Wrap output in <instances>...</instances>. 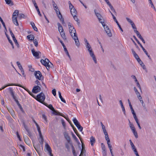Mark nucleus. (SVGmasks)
I'll list each match as a JSON object with an SVG mask.
<instances>
[{
  "instance_id": "obj_61",
  "label": "nucleus",
  "mask_w": 156,
  "mask_h": 156,
  "mask_svg": "<svg viewBox=\"0 0 156 156\" xmlns=\"http://www.w3.org/2000/svg\"><path fill=\"white\" fill-rule=\"evenodd\" d=\"M103 27L105 32L110 29L107 26H104Z\"/></svg>"
},
{
  "instance_id": "obj_17",
  "label": "nucleus",
  "mask_w": 156,
  "mask_h": 156,
  "mask_svg": "<svg viewBox=\"0 0 156 156\" xmlns=\"http://www.w3.org/2000/svg\"><path fill=\"white\" fill-rule=\"evenodd\" d=\"M119 102L121 105V108L122 109V110L123 112V113H124V115H126V111L125 110L124 107L123 105V103H122V101L121 100H120L119 101Z\"/></svg>"
},
{
  "instance_id": "obj_4",
  "label": "nucleus",
  "mask_w": 156,
  "mask_h": 156,
  "mask_svg": "<svg viewBox=\"0 0 156 156\" xmlns=\"http://www.w3.org/2000/svg\"><path fill=\"white\" fill-rule=\"evenodd\" d=\"M34 76L37 79L39 80H42L44 79L41 73L39 71H35L34 73Z\"/></svg>"
},
{
  "instance_id": "obj_51",
  "label": "nucleus",
  "mask_w": 156,
  "mask_h": 156,
  "mask_svg": "<svg viewBox=\"0 0 156 156\" xmlns=\"http://www.w3.org/2000/svg\"><path fill=\"white\" fill-rule=\"evenodd\" d=\"M134 32L136 34L138 37H139L141 35L137 30H134Z\"/></svg>"
},
{
  "instance_id": "obj_21",
  "label": "nucleus",
  "mask_w": 156,
  "mask_h": 156,
  "mask_svg": "<svg viewBox=\"0 0 156 156\" xmlns=\"http://www.w3.org/2000/svg\"><path fill=\"white\" fill-rule=\"evenodd\" d=\"M57 26H58V31L60 33V32H61V31H64L63 29L62 26V25H61V24L59 23H57Z\"/></svg>"
},
{
  "instance_id": "obj_7",
  "label": "nucleus",
  "mask_w": 156,
  "mask_h": 156,
  "mask_svg": "<svg viewBox=\"0 0 156 156\" xmlns=\"http://www.w3.org/2000/svg\"><path fill=\"white\" fill-rule=\"evenodd\" d=\"M41 90L40 87L38 86H35L32 90V92L36 94L40 92Z\"/></svg>"
},
{
  "instance_id": "obj_37",
  "label": "nucleus",
  "mask_w": 156,
  "mask_h": 156,
  "mask_svg": "<svg viewBox=\"0 0 156 156\" xmlns=\"http://www.w3.org/2000/svg\"><path fill=\"white\" fill-rule=\"evenodd\" d=\"M8 89L9 90V93L12 96H13L14 95V94L13 91V90L12 88L9 87Z\"/></svg>"
},
{
  "instance_id": "obj_32",
  "label": "nucleus",
  "mask_w": 156,
  "mask_h": 156,
  "mask_svg": "<svg viewBox=\"0 0 156 156\" xmlns=\"http://www.w3.org/2000/svg\"><path fill=\"white\" fill-rule=\"evenodd\" d=\"M72 16H73L74 20L77 22V24L79 25L80 23V22L79 21V19L77 18V17L76 15H74Z\"/></svg>"
},
{
  "instance_id": "obj_46",
  "label": "nucleus",
  "mask_w": 156,
  "mask_h": 156,
  "mask_svg": "<svg viewBox=\"0 0 156 156\" xmlns=\"http://www.w3.org/2000/svg\"><path fill=\"white\" fill-rule=\"evenodd\" d=\"M73 122L74 123L75 125L76 124L78 123V120L76 119V118H74L73 119Z\"/></svg>"
},
{
  "instance_id": "obj_63",
  "label": "nucleus",
  "mask_w": 156,
  "mask_h": 156,
  "mask_svg": "<svg viewBox=\"0 0 156 156\" xmlns=\"http://www.w3.org/2000/svg\"><path fill=\"white\" fill-rule=\"evenodd\" d=\"M65 147L66 148L68 149V150H69V146L68 143H66L65 144Z\"/></svg>"
},
{
  "instance_id": "obj_40",
  "label": "nucleus",
  "mask_w": 156,
  "mask_h": 156,
  "mask_svg": "<svg viewBox=\"0 0 156 156\" xmlns=\"http://www.w3.org/2000/svg\"><path fill=\"white\" fill-rule=\"evenodd\" d=\"M18 18L19 19H21L22 18H25V16L23 14H20L19 15Z\"/></svg>"
},
{
  "instance_id": "obj_9",
  "label": "nucleus",
  "mask_w": 156,
  "mask_h": 156,
  "mask_svg": "<svg viewBox=\"0 0 156 156\" xmlns=\"http://www.w3.org/2000/svg\"><path fill=\"white\" fill-rule=\"evenodd\" d=\"M31 52L34 56L36 57L37 58H39V54L41 53L40 51H36L34 48L31 50Z\"/></svg>"
},
{
  "instance_id": "obj_53",
  "label": "nucleus",
  "mask_w": 156,
  "mask_h": 156,
  "mask_svg": "<svg viewBox=\"0 0 156 156\" xmlns=\"http://www.w3.org/2000/svg\"><path fill=\"white\" fill-rule=\"evenodd\" d=\"M131 25L132 26V27L134 30H136V28L134 24V23H133L131 24Z\"/></svg>"
},
{
  "instance_id": "obj_25",
  "label": "nucleus",
  "mask_w": 156,
  "mask_h": 156,
  "mask_svg": "<svg viewBox=\"0 0 156 156\" xmlns=\"http://www.w3.org/2000/svg\"><path fill=\"white\" fill-rule=\"evenodd\" d=\"M70 145H71V147H72V152L74 156H77V154L76 153L75 149L74 147L73 146L72 143L70 144Z\"/></svg>"
},
{
  "instance_id": "obj_42",
  "label": "nucleus",
  "mask_w": 156,
  "mask_h": 156,
  "mask_svg": "<svg viewBox=\"0 0 156 156\" xmlns=\"http://www.w3.org/2000/svg\"><path fill=\"white\" fill-rule=\"evenodd\" d=\"M85 45L86 48L87 49V50L92 48L89 43L87 44H85Z\"/></svg>"
},
{
  "instance_id": "obj_8",
  "label": "nucleus",
  "mask_w": 156,
  "mask_h": 156,
  "mask_svg": "<svg viewBox=\"0 0 156 156\" xmlns=\"http://www.w3.org/2000/svg\"><path fill=\"white\" fill-rule=\"evenodd\" d=\"M41 62L44 66L46 67L47 69L48 70V68H47V66L48 65L49 62H50L48 59L47 58H45L44 60L42 59L41 60Z\"/></svg>"
},
{
  "instance_id": "obj_14",
  "label": "nucleus",
  "mask_w": 156,
  "mask_h": 156,
  "mask_svg": "<svg viewBox=\"0 0 156 156\" xmlns=\"http://www.w3.org/2000/svg\"><path fill=\"white\" fill-rule=\"evenodd\" d=\"M94 11L95 14L98 19H100V18H102V17L101 16V14L100 13H98L97 12V10L96 9H94Z\"/></svg>"
},
{
  "instance_id": "obj_43",
  "label": "nucleus",
  "mask_w": 156,
  "mask_h": 156,
  "mask_svg": "<svg viewBox=\"0 0 156 156\" xmlns=\"http://www.w3.org/2000/svg\"><path fill=\"white\" fill-rule=\"evenodd\" d=\"M68 3L69 4V8L70 10H71L74 8L73 6L71 4L70 1H69Z\"/></svg>"
},
{
  "instance_id": "obj_35",
  "label": "nucleus",
  "mask_w": 156,
  "mask_h": 156,
  "mask_svg": "<svg viewBox=\"0 0 156 156\" xmlns=\"http://www.w3.org/2000/svg\"><path fill=\"white\" fill-rule=\"evenodd\" d=\"M142 48V50H143V51L145 53V54L147 56V57L149 58V59L151 60V58L150 55L148 54L147 51L144 48V47L143 48Z\"/></svg>"
},
{
  "instance_id": "obj_26",
  "label": "nucleus",
  "mask_w": 156,
  "mask_h": 156,
  "mask_svg": "<svg viewBox=\"0 0 156 156\" xmlns=\"http://www.w3.org/2000/svg\"><path fill=\"white\" fill-rule=\"evenodd\" d=\"M16 85V83H10L8 84H7L2 87V88L0 89V90L4 89L5 87H7L10 86H15Z\"/></svg>"
},
{
  "instance_id": "obj_64",
  "label": "nucleus",
  "mask_w": 156,
  "mask_h": 156,
  "mask_svg": "<svg viewBox=\"0 0 156 156\" xmlns=\"http://www.w3.org/2000/svg\"><path fill=\"white\" fill-rule=\"evenodd\" d=\"M29 67L31 68L29 69V71L31 72H34V69L32 68L31 65H30L29 66Z\"/></svg>"
},
{
  "instance_id": "obj_1",
  "label": "nucleus",
  "mask_w": 156,
  "mask_h": 156,
  "mask_svg": "<svg viewBox=\"0 0 156 156\" xmlns=\"http://www.w3.org/2000/svg\"><path fill=\"white\" fill-rule=\"evenodd\" d=\"M34 98H35L37 101L43 104V103H45L44 102V101L45 99V96L44 94L42 92H41L39 94L37 95L36 97L34 96Z\"/></svg>"
},
{
  "instance_id": "obj_16",
  "label": "nucleus",
  "mask_w": 156,
  "mask_h": 156,
  "mask_svg": "<svg viewBox=\"0 0 156 156\" xmlns=\"http://www.w3.org/2000/svg\"><path fill=\"white\" fill-rule=\"evenodd\" d=\"M43 104L44 105L47 107H48V108H49L51 110H52V111L54 110V108L50 104L49 105H48L47 103H43Z\"/></svg>"
},
{
  "instance_id": "obj_39",
  "label": "nucleus",
  "mask_w": 156,
  "mask_h": 156,
  "mask_svg": "<svg viewBox=\"0 0 156 156\" xmlns=\"http://www.w3.org/2000/svg\"><path fill=\"white\" fill-rule=\"evenodd\" d=\"M12 39L15 43L16 45L17 46V47L19 48V45L15 37H13V38Z\"/></svg>"
},
{
  "instance_id": "obj_56",
  "label": "nucleus",
  "mask_w": 156,
  "mask_h": 156,
  "mask_svg": "<svg viewBox=\"0 0 156 156\" xmlns=\"http://www.w3.org/2000/svg\"><path fill=\"white\" fill-rule=\"evenodd\" d=\"M126 19L131 24L132 23H133V22L131 20H130V19L129 18H128L126 17Z\"/></svg>"
},
{
  "instance_id": "obj_41",
  "label": "nucleus",
  "mask_w": 156,
  "mask_h": 156,
  "mask_svg": "<svg viewBox=\"0 0 156 156\" xmlns=\"http://www.w3.org/2000/svg\"><path fill=\"white\" fill-rule=\"evenodd\" d=\"M106 32L107 34V35L109 37H111L112 36V34L110 30L109 29L108 30L106 31Z\"/></svg>"
},
{
  "instance_id": "obj_20",
  "label": "nucleus",
  "mask_w": 156,
  "mask_h": 156,
  "mask_svg": "<svg viewBox=\"0 0 156 156\" xmlns=\"http://www.w3.org/2000/svg\"><path fill=\"white\" fill-rule=\"evenodd\" d=\"M27 37L29 40L32 41L34 40V36L32 34H30L27 36Z\"/></svg>"
},
{
  "instance_id": "obj_19",
  "label": "nucleus",
  "mask_w": 156,
  "mask_h": 156,
  "mask_svg": "<svg viewBox=\"0 0 156 156\" xmlns=\"http://www.w3.org/2000/svg\"><path fill=\"white\" fill-rule=\"evenodd\" d=\"M5 34L8 41H9V42L11 44L12 48H13V49L14 48V46L13 44L12 41L10 40L9 36V35H8V34L6 32H5Z\"/></svg>"
},
{
  "instance_id": "obj_2",
  "label": "nucleus",
  "mask_w": 156,
  "mask_h": 156,
  "mask_svg": "<svg viewBox=\"0 0 156 156\" xmlns=\"http://www.w3.org/2000/svg\"><path fill=\"white\" fill-rule=\"evenodd\" d=\"M19 11L16 10L12 14V20L14 24L16 26L19 25L17 20V16L19 14Z\"/></svg>"
},
{
  "instance_id": "obj_62",
  "label": "nucleus",
  "mask_w": 156,
  "mask_h": 156,
  "mask_svg": "<svg viewBox=\"0 0 156 156\" xmlns=\"http://www.w3.org/2000/svg\"><path fill=\"white\" fill-rule=\"evenodd\" d=\"M107 144H108V147L110 150V151H111V150H112V147L110 144V143H108Z\"/></svg>"
},
{
  "instance_id": "obj_45",
  "label": "nucleus",
  "mask_w": 156,
  "mask_h": 156,
  "mask_svg": "<svg viewBox=\"0 0 156 156\" xmlns=\"http://www.w3.org/2000/svg\"><path fill=\"white\" fill-rule=\"evenodd\" d=\"M101 148L102 151H105L106 150L104 144L103 143L101 144Z\"/></svg>"
},
{
  "instance_id": "obj_38",
  "label": "nucleus",
  "mask_w": 156,
  "mask_h": 156,
  "mask_svg": "<svg viewBox=\"0 0 156 156\" xmlns=\"http://www.w3.org/2000/svg\"><path fill=\"white\" fill-rule=\"evenodd\" d=\"M48 68V69L50 68H54V66L53 64L51 62H49V64H48V66H47V68Z\"/></svg>"
},
{
  "instance_id": "obj_52",
  "label": "nucleus",
  "mask_w": 156,
  "mask_h": 156,
  "mask_svg": "<svg viewBox=\"0 0 156 156\" xmlns=\"http://www.w3.org/2000/svg\"><path fill=\"white\" fill-rule=\"evenodd\" d=\"M52 94L54 96H55L56 95V90L55 89L52 90Z\"/></svg>"
},
{
  "instance_id": "obj_31",
  "label": "nucleus",
  "mask_w": 156,
  "mask_h": 156,
  "mask_svg": "<svg viewBox=\"0 0 156 156\" xmlns=\"http://www.w3.org/2000/svg\"><path fill=\"white\" fill-rule=\"evenodd\" d=\"M16 103L17 104L18 106V107H19V108H20V110L22 112H23V108L22 107V106H21V105H20V104L19 103L18 101L17 100L16 101Z\"/></svg>"
},
{
  "instance_id": "obj_50",
  "label": "nucleus",
  "mask_w": 156,
  "mask_h": 156,
  "mask_svg": "<svg viewBox=\"0 0 156 156\" xmlns=\"http://www.w3.org/2000/svg\"><path fill=\"white\" fill-rule=\"evenodd\" d=\"M16 64L18 66V67L19 68V69L22 68V66L21 65L20 63L19 62H17Z\"/></svg>"
},
{
  "instance_id": "obj_12",
  "label": "nucleus",
  "mask_w": 156,
  "mask_h": 156,
  "mask_svg": "<svg viewBox=\"0 0 156 156\" xmlns=\"http://www.w3.org/2000/svg\"><path fill=\"white\" fill-rule=\"evenodd\" d=\"M72 37L74 40L76 45L78 47H79L80 45V43L77 37V35H76L75 37H74V36H72Z\"/></svg>"
},
{
  "instance_id": "obj_11",
  "label": "nucleus",
  "mask_w": 156,
  "mask_h": 156,
  "mask_svg": "<svg viewBox=\"0 0 156 156\" xmlns=\"http://www.w3.org/2000/svg\"><path fill=\"white\" fill-rule=\"evenodd\" d=\"M45 149H46L48 151V154L50 156H53V155L51 153V148L47 143H46L45 145Z\"/></svg>"
},
{
  "instance_id": "obj_36",
  "label": "nucleus",
  "mask_w": 156,
  "mask_h": 156,
  "mask_svg": "<svg viewBox=\"0 0 156 156\" xmlns=\"http://www.w3.org/2000/svg\"><path fill=\"white\" fill-rule=\"evenodd\" d=\"M0 21L2 23V25H3V27L5 28V30L6 31H7V30L6 28V27L5 26V23L4 22V21H3V20H2V18L0 16Z\"/></svg>"
},
{
  "instance_id": "obj_55",
  "label": "nucleus",
  "mask_w": 156,
  "mask_h": 156,
  "mask_svg": "<svg viewBox=\"0 0 156 156\" xmlns=\"http://www.w3.org/2000/svg\"><path fill=\"white\" fill-rule=\"evenodd\" d=\"M149 3L151 5V7L152 8H153L154 9V10L156 11V9H155V8L154 7L152 1L150 2Z\"/></svg>"
},
{
  "instance_id": "obj_29",
  "label": "nucleus",
  "mask_w": 156,
  "mask_h": 156,
  "mask_svg": "<svg viewBox=\"0 0 156 156\" xmlns=\"http://www.w3.org/2000/svg\"><path fill=\"white\" fill-rule=\"evenodd\" d=\"M71 134H72V137L76 141V142L78 143H79L80 144V142L79 141L78 139L76 137V136L74 135V134L73 132L71 133Z\"/></svg>"
},
{
  "instance_id": "obj_34",
  "label": "nucleus",
  "mask_w": 156,
  "mask_h": 156,
  "mask_svg": "<svg viewBox=\"0 0 156 156\" xmlns=\"http://www.w3.org/2000/svg\"><path fill=\"white\" fill-rule=\"evenodd\" d=\"M39 141L41 145H43L44 141V139L43 136H41V137H39Z\"/></svg>"
},
{
  "instance_id": "obj_18",
  "label": "nucleus",
  "mask_w": 156,
  "mask_h": 156,
  "mask_svg": "<svg viewBox=\"0 0 156 156\" xmlns=\"http://www.w3.org/2000/svg\"><path fill=\"white\" fill-rule=\"evenodd\" d=\"M53 111V113L55 114V115H60L64 117V115L62 113L59 112L57 111H56L55 109Z\"/></svg>"
},
{
  "instance_id": "obj_15",
  "label": "nucleus",
  "mask_w": 156,
  "mask_h": 156,
  "mask_svg": "<svg viewBox=\"0 0 156 156\" xmlns=\"http://www.w3.org/2000/svg\"><path fill=\"white\" fill-rule=\"evenodd\" d=\"M90 143L92 146L94 145V143H95V139L93 136H91L90 138Z\"/></svg>"
},
{
  "instance_id": "obj_5",
  "label": "nucleus",
  "mask_w": 156,
  "mask_h": 156,
  "mask_svg": "<svg viewBox=\"0 0 156 156\" xmlns=\"http://www.w3.org/2000/svg\"><path fill=\"white\" fill-rule=\"evenodd\" d=\"M130 127L133 132L135 137L136 138H137L138 137V135L136 131V129L133 124H130Z\"/></svg>"
},
{
  "instance_id": "obj_22",
  "label": "nucleus",
  "mask_w": 156,
  "mask_h": 156,
  "mask_svg": "<svg viewBox=\"0 0 156 156\" xmlns=\"http://www.w3.org/2000/svg\"><path fill=\"white\" fill-rule=\"evenodd\" d=\"M70 12L72 16L76 15L77 13V12L76 9L73 8L72 9L70 10Z\"/></svg>"
},
{
  "instance_id": "obj_23",
  "label": "nucleus",
  "mask_w": 156,
  "mask_h": 156,
  "mask_svg": "<svg viewBox=\"0 0 156 156\" xmlns=\"http://www.w3.org/2000/svg\"><path fill=\"white\" fill-rule=\"evenodd\" d=\"M90 55L92 58V59L95 63L96 64L97 63V59L96 58V57L94 54V53L93 52L92 54H90Z\"/></svg>"
},
{
  "instance_id": "obj_49",
  "label": "nucleus",
  "mask_w": 156,
  "mask_h": 156,
  "mask_svg": "<svg viewBox=\"0 0 156 156\" xmlns=\"http://www.w3.org/2000/svg\"><path fill=\"white\" fill-rule=\"evenodd\" d=\"M142 106L144 107V109L145 111L146 112H147V107L146 106V105L145 104L143 103L142 104Z\"/></svg>"
},
{
  "instance_id": "obj_10",
  "label": "nucleus",
  "mask_w": 156,
  "mask_h": 156,
  "mask_svg": "<svg viewBox=\"0 0 156 156\" xmlns=\"http://www.w3.org/2000/svg\"><path fill=\"white\" fill-rule=\"evenodd\" d=\"M16 86H17L20 87H22L25 90L27 91L29 94L33 97L34 98V95L30 91H29L28 89L24 87L23 86L18 84H16Z\"/></svg>"
},
{
  "instance_id": "obj_59",
  "label": "nucleus",
  "mask_w": 156,
  "mask_h": 156,
  "mask_svg": "<svg viewBox=\"0 0 156 156\" xmlns=\"http://www.w3.org/2000/svg\"><path fill=\"white\" fill-rule=\"evenodd\" d=\"M136 85H137V87H138L139 88L140 90V91L141 92H142L141 89V87H140V85L139 83L138 82H136Z\"/></svg>"
},
{
  "instance_id": "obj_57",
  "label": "nucleus",
  "mask_w": 156,
  "mask_h": 156,
  "mask_svg": "<svg viewBox=\"0 0 156 156\" xmlns=\"http://www.w3.org/2000/svg\"><path fill=\"white\" fill-rule=\"evenodd\" d=\"M131 40H132L133 41V43L134 44H135L136 48L138 49L139 50L140 49V48L138 46V45H137V44H136V43L133 40V39L131 38Z\"/></svg>"
},
{
  "instance_id": "obj_33",
  "label": "nucleus",
  "mask_w": 156,
  "mask_h": 156,
  "mask_svg": "<svg viewBox=\"0 0 156 156\" xmlns=\"http://www.w3.org/2000/svg\"><path fill=\"white\" fill-rule=\"evenodd\" d=\"M6 3L8 5H13V3L11 0H5Z\"/></svg>"
},
{
  "instance_id": "obj_48",
  "label": "nucleus",
  "mask_w": 156,
  "mask_h": 156,
  "mask_svg": "<svg viewBox=\"0 0 156 156\" xmlns=\"http://www.w3.org/2000/svg\"><path fill=\"white\" fill-rule=\"evenodd\" d=\"M129 141L130 142V144L132 148H133L134 147H135V146L134 145V144H133V143L132 142V140H129Z\"/></svg>"
},
{
  "instance_id": "obj_24",
  "label": "nucleus",
  "mask_w": 156,
  "mask_h": 156,
  "mask_svg": "<svg viewBox=\"0 0 156 156\" xmlns=\"http://www.w3.org/2000/svg\"><path fill=\"white\" fill-rule=\"evenodd\" d=\"M60 34L61 35V36L63 38V39L64 40H66V37L65 35V34L64 32V31H61L60 32Z\"/></svg>"
},
{
  "instance_id": "obj_3",
  "label": "nucleus",
  "mask_w": 156,
  "mask_h": 156,
  "mask_svg": "<svg viewBox=\"0 0 156 156\" xmlns=\"http://www.w3.org/2000/svg\"><path fill=\"white\" fill-rule=\"evenodd\" d=\"M68 27L69 30V32L70 35L72 36H76V35H77L76 30L73 26L70 23H68Z\"/></svg>"
},
{
  "instance_id": "obj_58",
  "label": "nucleus",
  "mask_w": 156,
  "mask_h": 156,
  "mask_svg": "<svg viewBox=\"0 0 156 156\" xmlns=\"http://www.w3.org/2000/svg\"><path fill=\"white\" fill-rule=\"evenodd\" d=\"M16 134L17 137L19 139V140L20 141H21L22 140H21V138H20V135L19 134V133H18V132H16Z\"/></svg>"
},
{
  "instance_id": "obj_44",
  "label": "nucleus",
  "mask_w": 156,
  "mask_h": 156,
  "mask_svg": "<svg viewBox=\"0 0 156 156\" xmlns=\"http://www.w3.org/2000/svg\"><path fill=\"white\" fill-rule=\"evenodd\" d=\"M34 44L35 46L36 47H37L38 46V42L37 40L36 39H34Z\"/></svg>"
},
{
  "instance_id": "obj_47",
  "label": "nucleus",
  "mask_w": 156,
  "mask_h": 156,
  "mask_svg": "<svg viewBox=\"0 0 156 156\" xmlns=\"http://www.w3.org/2000/svg\"><path fill=\"white\" fill-rule=\"evenodd\" d=\"M23 125L24 128L27 131H28V130H29L27 128V126L25 124L24 122H23Z\"/></svg>"
},
{
  "instance_id": "obj_28",
  "label": "nucleus",
  "mask_w": 156,
  "mask_h": 156,
  "mask_svg": "<svg viewBox=\"0 0 156 156\" xmlns=\"http://www.w3.org/2000/svg\"><path fill=\"white\" fill-rule=\"evenodd\" d=\"M30 24L34 30L36 31H37L38 30L37 28L35 26L34 23V22H31L30 23Z\"/></svg>"
},
{
  "instance_id": "obj_6",
  "label": "nucleus",
  "mask_w": 156,
  "mask_h": 156,
  "mask_svg": "<svg viewBox=\"0 0 156 156\" xmlns=\"http://www.w3.org/2000/svg\"><path fill=\"white\" fill-rule=\"evenodd\" d=\"M55 12L57 14L58 17L60 19L61 21L62 22V24L65 23L63 18L62 17V16L60 13L59 9H58V10H56Z\"/></svg>"
},
{
  "instance_id": "obj_60",
  "label": "nucleus",
  "mask_w": 156,
  "mask_h": 156,
  "mask_svg": "<svg viewBox=\"0 0 156 156\" xmlns=\"http://www.w3.org/2000/svg\"><path fill=\"white\" fill-rule=\"evenodd\" d=\"M77 128L81 132L82 131L83 129V127L81 125H80Z\"/></svg>"
},
{
  "instance_id": "obj_54",
  "label": "nucleus",
  "mask_w": 156,
  "mask_h": 156,
  "mask_svg": "<svg viewBox=\"0 0 156 156\" xmlns=\"http://www.w3.org/2000/svg\"><path fill=\"white\" fill-rule=\"evenodd\" d=\"M137 61L138 62V63L140 64H143V62L139 58H137L136 59Z\"/></svg>"
},
{
  "instance_id": "obj_13",
  "label": "nucleus",
  "mask_w": 156,
  "mask_h": 156,
  "mask_svg": "<svg viewBox=\"0 0 156 156\" xmlns=\"http://www.w3.org/2000/svg\"><path fill=\"white\" fill-rule=\"evenodd\" d=\"M64 135L65 138L67 140L68 143L70 144L71 143H70V138L69 136V135L68 133L66 132H65L64 133Z\"/></svg>"
},
{
  "instance_id": "obj_27",
  "label": "nucleus",
  "mask_w": 156,
  "mask_h": 156,
  "mask_svg": "<svg viewBox=\"0 0 156 156\" xmlns=\"http://www.w3.org/2000/svg\"><path fill=\"white\" fill-rule=\"evenodd\" d=\"M58 95H59V97L61 99V100L64 103H66V101L62 97V95H61V93L60 91L58 92Z\"/></svg>"
},
{
  "instance_id": "obj_30",
  "label": "nucleus",
  "mask_w": 156,
  "mask_h": 156,
  "mask_svg": "<svg viewBox=\"0 0 156 156\" xmlns=\"http://www.w3.org/2000/svg\"><path fill=\"white\" fill-rule=\"evenodd\" d=\"M114 21L116 23L117 25H118V26L119 27V29L121 30V31L122 32H123V30H122V28L120 25L119 24L118 22L117 21V20H116V18L115 19H114Z\"/></svg>"
}]
</instances>
